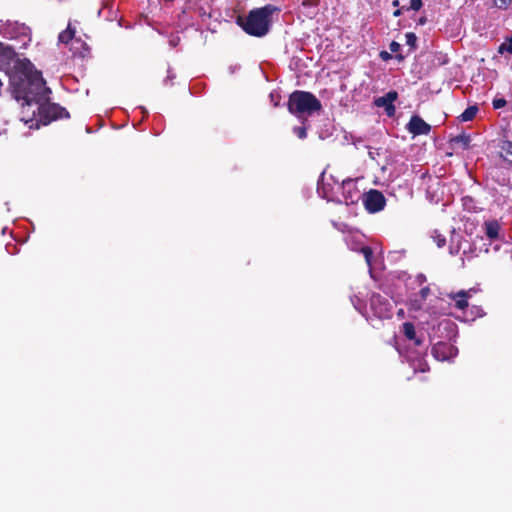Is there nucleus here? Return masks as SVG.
Wrapping results in <instances>:
<instances>
[{
  "mask_svg": "<svg viewBox=\"0 0 512 512\" xmlns=\"http://www.w3.org/2000/svg\"><path fill=\"white\" fill-rule=\"evenodd\" d=\"M13 97L26 104L40 103L48 99L50 89L40 71L35 70L28 59L17 60L9 74Z\"/></svg>",
  "mask_w": 512,
  "mask_h": 512,
  "instance_id": "1",
  "label": "nucleus"
},
{
  "mask_svg": "<svg viewBox=\"0 0 512 512\" xmlns=\"http://www.w3.org/2000/svg\"><path fill=\"white\" fill-rule=\"evenodd\" d=\"M277 10L278 8L271 4L254 8L246 16L238 15L236 23L246 34L260 38L267 35L270 31L272 15Z\"/></svg>",
  "mask_w": 512,
  "mask_h": 512,
  "instance_id": "2",
  "label": "nucleus"
},
{
  "mask_svg": "<svg viewBox=\"0 0 512 512\" xmlns=\"http://www.w3.org/2000/svg\"><path fill=\"white\" fill-rule=\"evenodd\" d=\"M288 111L297 117L310 116L322 110L320 100L311 92L295 90L289 95L287 101Z\"/></svg>",
  "mask_w": 512,
  "mask_h": 512,
  "instance_id": "3",
  "label": "nucleus"
},
{
  "mask_svg": "<svg viewBox=\"0 0 512 512\" xmlns=\"http://www.w3.org/2000/svg\"><path fill=\"white\" fill-rule=\"evenodd\" d=\"M38 104L39 120L44 125H47L58 119L69 117V112L59 104L46 102V100Z\"/></svg>",
  "mask_w": 512,
  "mask_h": 512,
  "instance_id": "4",
  "label": "nucleus"
},
{
  "mask_svg": "<svg viewBox=\"0 0 512 512\" xmlns=\"http://www.w3.org/2000/svg\"><path fill=\"white\" fill-rule=\"evenodd\" d=\"M74 36L75 29L68 24L67 28L59 34L58 40L64 44L71 42V51L74 56H78L80 58L87 57L90 54V47L81 39H74Z\"/></svg>",
  "mask_w": 512,
  "mask_h": 512,
  "instance_id": "5",
  "label": "nucleus"
},
{
  "mask_svg": "<svg viewBox=\"0 0 512 512\" xmlns=\"http://www.w3.org/2000/svg\"><path fill=\"white\" fill-rule=\"evenodd\" d=\"M363 204L370 213H377L384 209L386 199L382 192L376 189H370L363 194Z\"/></svg>",
  "mask_w": 512,
  "mask_h": 512,
  "instance_id": "6",
  "label": "nucleus"
},
{
  "mask_svg": "<svg viewBox=\"0 0 512 512\" xmlns=\"http://www.w3.org/2000/svg\"><path fill=\"white\" fill-rule=\"evenodd\" d=\"M341 190L343 202L346 205L356 204L363 197V193H361L360 189L357 187L356 181L351 178L342 181Z\"/></svg>",
  "mask_w": 512,
  "mask_h": 512,
  "instance_id": "7",
  "label": "nucleus"
},
{
  "mask_svg": "<svg viewBox=\"0 0 512 512\" xmlns=\"http://www.w3.org/2000/svg\"><path fill=\"white\" fill-rule=\"evenodd\" d=\"M433 357L438 361H446L456 354V348L447 342L436 343L431 350Z\"/></svg>",
  "mask_w": 512,
  "mask_h": 512,
  "instance_id": "8",
  "label": "nucleus"
},
{
  "mask_svg": "<svg viewBox=\"0 0 512 512\" xmlns=\"http://www.w3.org/2000/svg\"><path fill=\"white\" fill-rule=\"evenodd\" d=\"M407 130L414 136L427 135L431 131V126L420 116L413 115L407 124Z\"/></svg>",
  "mask_w": 512,
  "mask_h": 512,
  "instance_id": "9",
  "label": "nucleus"
},
{
  "mask_svg": "<svg viewBox=\"0 0 512 512\" xmlns=\"http://www.w3.org/2000/svg\"><path fill=\"white\" fill-rule=\"evenodd\" d=\"M494 179L499 185L512 190V167L503 165L498 168L495 171Z\"/></svg>",
  "mask_w": 512,
  "mask_h": 512,
  "instance_id": "10",
  "label": "nucleus"
},
{
  "mask_svg": "<svg viewBox=\"0 0 512 512\" xmlns=\"http://www.w3.org/2000/svg\"><path fill=\"white\" fill-rule=\"evenodd\" d=\"M19 60L17 58V53L11 46L4 45L0 42V68L6 65H10Z\"/></svg>",
  "mask_w": 512,
  "mask_h": 512,
  "instance_id": "11",
  "label": "nucleus"
},
{
  "mask_svg": "<svg viewBox=\"0 0 512 512\" xmlns=\"http://www.w3.org/2000/svg\"><path fill=\"white\" fill-rule=\"evenodd\" d=\"M500 224L497 220H488L484 222L485 235L490 240H495L499 237Z\"/></svg>",
  "mask_w": 512,
  "mask_h": 512,
  "instance_id": "12",
  "label": "nucleus"
},
{
  "mask_svg": "<svg viewBox=\"0 0 512 512\" xmlns=\"http://www.w3.org/2000/svg\"><path fill=\"white\" fill-rule=\"evenodd\" d=\"M455 301V307L464 310L468 307V299L471 297L470 291L461 290L455 294L450 295Z\"/></svg>",
  "mask_w": 512,
  "mask_h": 512,
  "instance_id": "13",
  "label": "nucleus"
},
{
  "mask_svg": "<svg viewBox=\"0 0 512 512\" xmlns=\"http://www.w3.org/2000/svg\"><path fill=\"white\" fill-rule=\"evenodd\" d=\"M402 331L405 337L414 342L416 346L422 345L423 341L416 335L415 326L411 322H405L402 325Z\"/></svg>",
  "mask_w": 512,
  "mask_h": 512,
  "instance_id": "14",
  "label": "nucleus"
},
{
  "mask_svg": "<svg viewBox=\"0 0 512 512\" xmlns=\"http://www.w3.org/2000/svg\"><path fill=\"white\" fill-rule=\"evenodd\" d=\"M398 98V93L395 90H391L386 93L384 96L378 97L375 99L374 103L377 107H385L393 104L395 100Z\"/></svg>",
  "mask_w": 512,
  "mask_h": 512,
  "instance_id": "15",
  "label": "nucleus"
},
{
  "mask_svg": "<svg viewBox=\"0 0 512 512\" xmlns=\"http://www.w3.org/2000/svg\"><path fill=\"white\" fill-rule=\"evenodd\" d=\"M470 142H471L470 136L465 133H461V134L451 138V143L453 145H459L463 150H466L470 147Z\"/></svg>",
  "mask_w": 512,
  "mask_h": 512,
  "instance_id": "16",
  "label": "nucleus"
},
{
  "mask_svg": "<svg viewBox=\"0 0 512 512\" xmlns=\"http://www.w3.org/2000/svg\"><path fill=\"white\" fill-rule=\"evenodd\" d=\"M478 106L476 105H472V106H469L467 107L463 113L459 116V119L462 121V122H467V121H471L474 119V117L476 116L477 112H478Z\"/></svg>",
  "mask_w": 512,
  "mask_h": 512,
  "instance_id": "17",
  "label": "nucleus"
},
{
  "mask_svg": "<svg viewBox=\"0 0 512 512\" xmlns=\"http://www.w3.org/2000/svg\"><path fill=\"white\" fill-rule=\"evenodd\" d=\"M501 158L512 155V141L506 140L501 145Z\"/></svg>",
  "mask_w": 512,
  "mask_h": 512,
  "instance_id": "18",
  "label": "nucleus"
},
{
  "mask_svg": "<svg viewBox=\"0 0 512 512\" xmlns=\"http://www.w3.org/2000/svg\"><path fill=\"white\" fill-rule=\"evenodd\" d=\"M405 38H406V44H407L408 46H410V48H411L412 50H415V49H416V47H417V45H416V43H417V37H416L415 33H413V32H408V33H406V34H405Z\"/></svg>",
  "mask_w": 512,
  "mask_h": 512,
  "instance_id": "19",
  "label": "nucleus"
},
{
  "mask_svg": "<svg viewBox=\"0 0 512 512\" xmlns=\"http://www.w3.org/2000/svg\"><path fill=\"white\" fill-rule=\"evenodd\" d=\"M432 238H433V241L436 243L438 248H442V247H444L446 245V238H445V236L441 235L437 231L434 232Z\"/></svg>",
  "mask_w": 512,
  "mask_h": 512,
  "instance_id": "20",
  "label": "nucleus"
},
{
  "mask_svg": "<svg viewBox=\"0 0 512 512\" xmlns=\"http://www.w3.org/2000/svg\"><path fill=\"white\" fill-rule=\"evenodd\" d=\"M361 253L364 255V258L368 265H371L372 258H373V251L371 247L364 246L361 248Z\"/></svg>",
  "mask_w": 512,
  "mask_h": 512,
  "instance_id": "21",
  "label": "nucleus"
},
{
  "mask_svg": "<svg viewBox=\"0 0 512 512\" xmlns=\"http://www.w3.org/2000/svg\"><path fill=\"white\" fill-rule=\"evenodd\" d=\"M430 294H431V289L429 286L422 287L418 293L420 303L426 301V299L430 296Z\"/></svg>",
  "mask_w": 512,
  "mask_h": 512,
  "instance_id": "22",
  "label": "nucleus"
},
{
  "mask_svg": "<svg viewBox=\"0 0 512 512\" xmlns=\"http://www.w3.org/2000/svg\"><path fill=\"white\" fill-rule=\"evenodd\" d=\"M505 51L512 53V36L509 38L508 43L504 42L498 48V52L500 54L504 53Z\"/></svg>",
  "mask_w": 512,
  "mask_h": 512,
  "instance_id": "23",
  "label": "nucleus"
},
{
  "mask_svg": "<svg viewBox=\"0 0 512 512\" xmlns=\"http://www.w3.org/2000/svg\"><path fill=\"white\" fill-rule=\"evenodd\" d=\"M423 2L422 0H410V5L406 6V11L414 10L418 11L422 8Z\"/></svg>",
  "mask_w": 512,
  "mask_h": 512,
  "instance_id": "24",
  "label": "nucleus"
},
{
  "mask_svg": "<svg viewBox=\"0 0 512 512\" xmlns=\"http://www.w3.org/2000/svg\"><path fill=\"white\" fill-rule=\"evenodd\" d=\"M494 5L502 10H506L512 3V0H493Z\"/></svg>",
  "mask_w": 512,
  "mask_h": 512,
  "instance_id": "25",
  "label": "nucleus"
},
{
  "mask_svg": "<svg viewBox=\"0 0 512 512\" xmlns=\"http://www.w3.org/2000/svg\"><path fill=\"white\" fill-rule=\"evenodd\" d=\"M293 131L300 139H304L307 137V130L303 126L294 127Z\"/></svg>",
  "mask_w": 512,
  "mask_h": 512,
  "instance_id": "26",
  "label": "nucleus"
},
{
  "mask_svg": "<svg viewBox=\"0 0 512 512\" xmlns=\"http://www.w3.org/2000/svg\"><path fill=\"white\" fill-rule=\"evenodd\" d=\"M507 104V101L504 98H495L492 101V106L494 109H500L505 107Z\"/></svg>",
  "mask_w": 512,
  "mask_h": 512,
  "instance_id": "27",
  "label": "nucleus"
},
{
  "mask_svg": "<svg viewBox=\"0 0 512 512\" xmlns=\"http://www.w3.org/2000/svg\"><path fill=\"white\" fill-rule=\"evenodd\" d=\"M462 201H463V206L468 209V210H471L473 209V198L470 197V196H465L462 198Z\"/></svg>",
  "mask_w": 512,
  "mask_h": 512,
  "instance_id": "28",
  "label": "nucleus"
},
{
  "mask_svg": "<svg viewBox=\"0 0 512 512\" xmlns=\"http://www.w3.org/2000/svg\"><path fill=\"white\" fill-rule=\"evenodd\" d=\"M389 48H390V51L393 52V53H398V51L400 50L401 48V45L396 42V41H392L389 45Z\"/></svg>",
  "mask_w": 512,
  "mask_h": 512,
  "instance_id": "29",
  "label": "nucleus"
},
{
  "mask_svg": "<svg viewBox=\"0 0 512 512\" xmlns=\"http://www.w3.org/2000/svg\"><path fill=\"white\" fill-rule=\"evenodd\" d=\"M385 112L388 116H394L395 115V112H396V108L394 106V104H391V105H388V106H385Z\"/></svg>",
  "mask_w": 512,
  "mask_h": 512,
  "instance_id": "30",
  "label": "nucleus"
},
{
  "mask_svg": "<svg viewBox=\"0 0 512 512\" xmlns=\"http://www.w3.org/2000/svg\"><path fill=\"white\" fill-rule=\"evenodd\" d=\"M320 0H302L301 4L305 7L316 6Z\"/></svg>",
  "mask_w": 512,
  "mask_h": 512,
  "instance_id": "31",
  "label": "nucleus"
},
{
  "mask_svg": "<svg viewBox=\"0 0 512 512\" xmlns=\"http://www.w3.org/2000/svg\"><path fill=\"white\" fill-rule=\"evenodd\" d=\"M415 281L418 285L422 286L424 283H426L427 278L424 274L420 273L415 277Z\"/></svg>",
  "mask_w": 512,
  "mask_h": 512,
  "instance_id": "32",
  "label": "nucleus"
},
{
  "mask_svg": "<svg viewBox=\"0 0 512 512\" xmlns=\"http://www.w3.org/2000/svg\"><path fill=\"white\" fill-rule=\"evenodd\" d=\"M381 300H382V297L379 294L373 295L371 298V306L373 308H375L376 304L381 303Z\"/></svg>",
  "mask_w": 512,
  "mask_h": 512,
  "instance_id": "33",
  "label": "nucleus"
},
{
  "mask_svg": "<svg viewBox=\"0 0 512 512\" xmlns=\"http://www.w3.org/2000/svg\"><path fill=\"white\" fill-rule=\"evenodd\" d=\"M379 56L384 61L390 60L392 58V55L387 51H381Z\"/></svg>",
  "mask_w": 512,
  "mask_h": 512,
  "instance_id": "34",
  "label": "nucleus"
},
{
  "mask_svg": "<svg viewBox=\"0 0 512 512\" xmlns=\"http://www.w3.org/2000/svg\"><path fill=\"white\" fill-rule=\"evenodd\" d=\"M504 166L512 167V154L510 156H503Z\"/></svg>",
  "mask_w": 512,
  "mask_h": 512,
  "instance_id": "35",
  "label": "nucleus"
},
{
  "mask_svg": "<svg viewBox=\"0 0 512 512\" xmlns=\"http://www.w3.org/2000/svg\"><path fill=\"white\" fill-rule=\"evenodd\" d=\"M403 11H406V6H402L401 8H397L394 12H393V16L394 17H399L402 15Z\"/></svg>",
  "mask_w": 512,
  "mask_h": 512,
  "instance_id": "36",
  "label": "nucleus"
},
{
  "mask_svg": "<svg viewBox=\"0 0 512 512\" xmlns=\"http://www.w3.org/2000/svg\"><path fill=\"white\" fill-rule=\"evenodd\" d=\"M179 41H180L179 37L175 36V37H172V38L170 39L169 43H170V45H171L172 47H175V46H177V44L179 43Z\"/></svg>",
  "mask_w": 512,
  "mask_h": 512,
  "instance_id": "37",
  "label": "nucleus"
},
{
  "mask_svg": "<svg viewBox=\"0 0 512 512\" xmlns=\"http://www.w3.org/2000/svg\"><path fill=\"white\" fill-rule=\"evenodd\" d=\"M392 5H393L394 7L399 8V5H400L399 0H393V1H392Z\"/></svg>",
  "mask_w": 512,
  "mask_h": 512,
  "instance_id": "38",
  "label": "nucleus"
},
{
  "mask_svg": "<svg viewBox=\"0 0 512 512\" xmlns=\"http://www.w3.org/2000/svg\"><path fill=\"white\" fill-rule=\"evenodd\" d=\"M418 22H419V24L424 25L426 23V18L422 17V18L419 19Z\"/></svg>",
  "mask_w": 512,
  "mask_h": 512,
  "instance_id": "39",
  "label": "nucleus"
},
{
  "mask_svg": "<svg viewBox=\"0 0 512 512\" xmlns=\"http://www.w3.org/2000/svg\"><path fill=\"white\" fill-rule=\"evenodd\" d=\"M396 59L402 61L404 59V56L402 54H396Z\"/></svg>",
  "mask_w": 512,
  "mask_h": 512,
  "instance_id": "40",
  "label": "nucleus"
},
{
  "mask_svg": "<svg viewBox=\"0 0 512 512\" xmlns=\"http://www.w3.org/2000/svg\"><path fill=\"white\" fill-rule=\"evenodd\" d=\"M458 253V249L453 251L452 248L450 249V254L454 255V254H457Z\"/></svg>",
  "mask_w": 512,
  "mask_h": 512,
  "instance_id": "41",
  "label": "nucleus"
}]
</instances>
